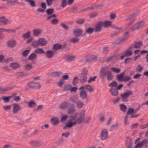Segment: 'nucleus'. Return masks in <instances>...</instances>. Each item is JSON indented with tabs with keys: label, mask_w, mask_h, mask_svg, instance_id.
<instances>
[{
	"label": "nucleus",
	"mask_w": 148,
	"mask_h": 148,
	"mask_svg": "<svg viewBox=\"0 0 148 148\" xmlns=\"http://www.w3.org/2000/svg\"><path fill=\"white\" fill-rule=\"evenodd\" d=\"M86 110H82L79 114L76 112L71 115V118L66 123L63 129L66 130L67 128H70L76 124H80L84 122Z\"/></svg>",
	"instance_id": "nucleus-1"
},
{
	"label": "nucleus",
	"mask_w": 148,
	"mask_h": 148,
	"mask_svg": "<svg viewBox=\"0 0 148 148\" xmlns=\"http://www.w3.org/2000/svg\"><path fill=\"white\" fill-rule=\"evenodd\" d=\"M139 12L138 11H136L134 12L132 14L129 15L127 18V20L129 19H131V21L126 24L125 25V27L126 28H127L129 26L132 24L133 23L135 20V18L137 16Z\"/></svg>",
	"instance_id": "nucleus-2"
},
{
	"label": "nucleus",
	"mask_w": 148,
	"mask_h": 148,
	"mask_svg": "<svg viewBox=\"0 0 148 148\" xmlns=\"http://www.w3.org/2000/svg\"><path fill=\"white\" fill-rule=\"evenodd\" d=\"M145 23L144 21L136 23L131 28V30L134 31L136 30H139L142 28Z\"/></svg>",
	"instance_id": "nucleus-3"
},
{
	"label": "nucleus",
	"mask_w": 148,
	"mask_h": 148,
	"mask_svg": "<svg viewBox=\"0 0 148 148\" xmlns=\"http://www.w3.org/2000/svg\"><path fill=\"white\" fill-rule=\"evenodd\" d=\"M108 137V132L107 129H103L100 133V137L101 140H105Z\"/></svg>",
	"instance_id": "nucleus-4"
},
{
	"label": "nucleus",
	"mask_w": 148,
	"mask_h": 148,
	"mask_svg": "<svg viewBox=\"0 0 148 148\" xmlns=\"http://www.w3.org/2000/svg\"><path fill=\"white\" fill-rule=\"evenodd\" d=\"M133 47L131 46L125 51L121 57L120 58L123 60L125 57L130 56L132 54V51L133 50Z\"/></svg>",
	"instance_id": "nucleus-5"
},
{
	"label": "nucleus",
	"mask_w": 148,
	"mask_h": 148,
	"mask_svg": "<svg viewBox=\"0 0 148 148\" xmlns=\"http://www.w3.org/2000/svg\"><path fill=\"white\" fill-rule=\"evenodd\" d=\"M132 94V92L128 90L123 93L121 94V97L122 101L124 102H127L128 101V98Z\"/></svg>",
	"instance_id": "nucleus-6"
},
{
	"label": "nucleus",
	"mask_w": 148,
	"mask_h": 148,
	"mask_svg": "<svg viewBox=\"0 0 148 148\" xmlns=\"http://www.w3.org/2000/svg\"><path fill=\"white\" fill-rule=\"evenodd\" d=\"M43 142L42 141L40 140H33L29 143V144L33 147H39L42 146L43 144Z\"/></svg>",
	"instance_id": "nucleus-7"
},
{
	"label": "nucleus",
	"mask_w": 148,
	"mask_h": 148,
	"mask_svg": "<svg viewBox=\"0 0 148 148\" xmlns=\"http://www.w3.org/2000/svg\"><path fill=\"white\" fill-rule=\"evenodd\" d=\"M56 15L53 14L51 16H48L47 17V19L50 20L51 23L53 24L56 25L58 24L59 20L56 18Z\"/></svg>",
	"instance_id": "nucleus-8"
},
{
	"label": "nucleus",
	"mask_w": 148,
	"mask_h": 148,
	"mask_svg": "<svg viewBox=\"0 0 148 148\" xmlns=\"http://www.w3.org/2000/svg\"><path fill=\"white\" fill-rule=\"evenodd\" d=\"M140 139H137L135 142L136 144H137L135 146V148H139L141 147L143 145L147 146L148 144V142L147 140H144L140 143H138V141Z\"/></svg>",
	"instance_id": "nucleus-9"
},
{
	"label": "nucleus",
	"mask_w": 148,
	"mask_h": 148,
	"mask_svg": "<svg viewBox=\"0 0 148 148\" xmlns=\"http://www.w3.org/2000/svg\"><path fill=\"white\" fill-rule=\"evenodd\" d=\"M11 23V21L5 19L4 16L0 17V25H6Z\"/></svg>",
	"instance_id": "nucleus-10"
},
{
	"label": "nucleus",
	"mask_w": 148,
	"mask_h": 148,
	"mask_svg": "<svg viewBox=\"0 0 148 148\" xmlns=\"http://www.w3.org/2000/svg\"><path fill=\"white\" fill-rule=\"evenodd\" d=\"M13 109L12 112L14 114L17 113L21 109L20 106L16 103H14L12 105Z\"/></svg>",
	"instance_id": "nucleus-11"
},
{
	"label": "nucleus",
	"mask_w": 148,
	"mask_h": 148,
	"mask_svg": "<svg viewBox=\"0 0 148 148\" xmlns=\"http://www.w3.org/2000/svg\"><path fill=\"white\" fill-rule=\"evenodd\" d=\"M83 31L81 29L77 28L73 31V34L75 37H78L82 35Z\"/></svg>",
	"instance_id": "nucleus-12"
},
{
	"label": "nucleus",
	"mask_w": 148,
	"mask_h": 148,
	"mask_svg": "<svg viewBox=\"0 0 148 148\" xmlns=\"http://www.w3.org/2000/svg\"><path fill=\"white\" fill-rule=\"evenodd\" d=\"M46 57L48 58H53L54 55V51L53 50H48L45 52Z\"/></svg>",
	"instance_id": "nucleus-13"
},
{
	"label": "nucleus",
	"mask_w": 148,
	"mask_h": 148,
	"mask_svg": "<svg viewBox=\"0 0 148 148\" xmlns=\"http://www.w3.org/2000/svg\"><path fill=\"white\" fill-rule=\"evenodd\" d=\"M7 45L9 47H14L17 45L16 41L14 39L10 40L7 42Z\"/></svg>",
	"instance_id": "nucleus-14"
},
{
	"label": "nucleus",
	"mask_w": 148,
	"mask_h": 148,
	"mask_svg": "<svg viewBox=\"0 0 148 148\" xmlns=\"http://www.w3.org/2000/svg\"><path fill=\"white\" fill-rule=\"evenodd\" d=\"M16 32L15 29H7L5 28H0V32H7L8 33H14Z\"/></svg>",
	"instance_id": "nucleus-15"
},
{
	"label": "nucleus",
	"mask_w": 148,
	"mask_h": 148,
	"mask_svg": "<svg viewBox=\"0 0 148 148\" xmlns=\"http://www.w3.org/2000/svg\"><path fill=\"white\" fill-rule=\"evenodd\" d=\"M85 89L86 90L89 91L90 92H92L93 90L92 86L89 85H87L84 86H82L80 87L79 89Z\"/></svg>",
	"instance_id": "nucleus-16"
},
{
	"label": "nucleus",
	"mask_w": 148,
	"mask_h": 148,
	"mask_svg": "<svg viewBox=\"0 0 148 148\" xmlns=\"http://www.w3.org/2000/svg\"><path fill=\"white\" fill-rule=\"evenodd\" d=\"M51 124L53 125H57L59 123L58 118L56 117L52 118L51 120Z\"/></svg>",
	"instance_id": "nucleus-17"
},
{
	"label": "nucleus",
	"mask_w": 148,
	"mask_h": 148,
	"mask_svg": "<svg viewBox=\"0 0 148 148\" xmlns=\"http://www.w3.org/2000/svg\"><path fill=\"white\" fill-rule=\"evenodd\" d=\"M80 97L82 99H86L88 97V95L86 92L84 90L81 91L79 93Z\"/></svg>",
	"instance_id": "nucleus-18"
},
{
	"label": "nucleus",
	"mask_w": 148,
	"mask_h": 148,
	"mask_svg": "<svg viewBox=\"0 0 148 148\" xmlns=\"http://www.w3.org/2000/svg\"><path fill=\"white\" fill-rule=\"evenodd\" d=\"M102 27H103V25L101 22L99 23L96 25L94 29L95 31L96 32H99L101 30Z\"/></svg>",
	"instance_id": "nucleus-19"
},
{
	"label": "nucleus",
	"mask_w": 148,
	"mask_h": 148,
	"mask_svg": "<svg viewBox=\"0 0 148 148\" xmlns=\"http://www.w3.org/2000/svg\"><path fill=\"white\" fill-rule=\"evenodd\" d=\"M33 35L35 37L38 36L42 32V30L39 29H35L33 30Z\"/></svg>",
	"instance_id": "nucleus-20"
},
{
	"label": "nucleus",
	"mask_w": 148,
	"mask_h": 148,
	"mask_svg": "<svg viewBox=\"0 0 148 148\" xmlns=\"http://www.w3.org/2000/svg\"><path fill=\"white\" fill-rule=\"evenodd\" d=\"M39 46H45L47 43V41L44 38H39L38 40Z\"/></svg>",
	"instance_id": "nucleus-21"
},
{
	"label": "nucleus",
	"mask_w": 148,
	"mask_h": 148,
	"mask_svg": "<svg viewBox=\"0 0 148 148\" xmlns=\"http://www.w3.org/2000/svg\"><path fill=\"white\" fill-rule=\"evenodd\" d=\"M69 105V103L67 102H64L61 104L59 107L62 110H65L67 108Z\"/></svg>",
	"instance_id": "nucleus-22"
},
{
	"label": "nucleus",
	"mask_w": 148,
	"mask_h": 148,
	"mask_svg": "<svg viewBox=\"0 0 148 148\" xmlns=\"http://www.w3.org/2000/svg\"><path fill=\"white\" fill-rule=\"evenodd\" d=\"M110 91L111 95L114 96H117L119 92L117 89L114 88H111L110 89Z\"/></svg>",
	"instance_id": "nucleus-23"
},
{
	"label": "nucleus",
	"mask_w": 148,
	"mask_h": 148,
	"mask_svg": "<svg viewBox=\"0 0 148 148\" xmlns=\"http://www.w3.org/2000/svg\"><path fill=\"white\" fill-rule=\"evenodd\" d=\"M95 30L94 28H93L91 27H89L88 28H87L86 29L85 32L84 33V34L83 35V36L86 35V34H91Z\"/></svg>",
	"instance_id": "nucleus-24"
},
{
	"label": "nucleus",
	"mask_w": 148,
	"mask_h": 148,
	"mask_svg": "<svg viewBox=\"0 0 148 148\" xmlns=\"http://www.w3.org/2000/svg\"><path fill=\"white\" fill-rule=\"evenodd\" d=\"M103 27L105 28H108L110 27L112 25V22L110 21H106L101 22Z\"/></svg>",
	"instance_id": "nucleus-25"
},
{
	"label": "nucleus",
	"mask_w": 148,
	"mask_h": 148,
	"mask_svg": "<svg viewBox=\"0 0 148 148\" xmlns=\"http://www.w3.org/2000/svg\"><path fill=\"white\" fill-rule=\"evenodd\" d=\"M12 97V96L8 97L3 96L0 98V100H3L4 103H8L9 101L10 100Z\"/></svg>",
	"instance_id": "nucleus-26"
},
{
	"label": "nucleus",
	"mask_w": 148,
	"mask_h": 148,
	"mask_svg": "<svg viewBox=\"0 0 148 148\" xmlns=\"http://www.w3.org/2000/svg\"><path fill=\"white\" fill-rule=\"evenodd\" d=\"M76 58L75 56H66L65 59L66 61L69 62H72Z\"/></svg>",
	"instance_id": "nucleus-27"
},
{
	"label": "nucleus",
	"mask_w": 148,
	"mask_h": 148,
	"mask_svg": "<svg viewBox=\"0 0 148 148\" xmlns=\"http://www.w3.org/2000/svg\"><path fill=\"white\" fill-rule=\"evenodd\" d=\"M27 106L29 108H33L36 105V103L34 101L31 100L27 103Z\"/></svg>",
	"instance_id": "nucleus-28"
},
{
	"label": "nucleus",
	"mask_w": 148,
	"mask_h": 148,
	"mask_svg": "<svg viewBox=\"0 0 148 148\" xmlns=\"http://www.w3.org/2000/svg\"><path fill=\"white\" fill-rule=\"evenodd\" d=\"M15 75L17 77H22L27 76V74L23 72H19L16 73Z\"/></svg>",
	"instance_id": "nucleus-29"
},
{
	"label": "nucleus",
	"mask_w": 148,
	"mask_h": 148,
	"mask_svg": "<svg viewBox=\"0 0 148 148\" xmlns=\"http://www.w3.org/2000/svg\"><path fill=\"white\" fill-rule=\"evenodd\" d=\"M77 107L78 108H82L84 105V104L82 101L78 100L76 102Z\"/></svg>",
	"instance_id": "nucleus-30"
},
{
	"label": "nucleus",
	"mask_w": 148,
	"mask_h": 148,
	"mask_svg": "<svg viewBox=\"0 0 148 148\" xmlns=\"http://www.w3.org/2000/svg\"><path fill=\"white\" fill-rule=\"evenodd\" d=\"M10 67L12 69H16L19 68L20 65L17 63H12L10 64Z\"/></svg>",
	"instance_id": "nucleus-31"
},
{
	"label": "nucleus",
	"mask_w": 148,
	"mask_h": 148,
	"mask_svg": "<svg viewBox=\"0 0 148 148\" xmlns=\"http://www.w3.org/2000/svg\"><path fill=\"white\" fill-rule=\"evenodd\" d=\"M125 73V71H124L123 73L117 76V78L118 80L120 81H123V76Z\"/></svg>",
	"instance_id": "nucleus-32"
},
{
	"label": "nucleus",
	"mask_w": 148,
	"mask_h": 148,
	"mask_svg": "<svg viewBox=\"0 0 148 148\" xmlns=\"http://www.w3.org/2000/svg\"><path fill=\"white\" fill-rule=\"evenodd\" d=\"M62 73L61 72H53L51 73L52 75L53 76L58 77H60L62 74Z\"/></svg>",
	"instance_id": "nucleus-33"
},
{
	"label": "nucleus",
	"mask_w": 148,
	"mask_h": 148,
	"mask_svg": "<svg viewBox=\"0 0 148 148\" xmlns=\"http://www.w3.org/2000/svg\"><path fill=\"white\" fill-rule=\"evenodd\" d=\"M106 76L107 79L108 80H110L113 78V76L112 73L110 71H108L106 73Z\"/></svg>",
	"instance_id": "nucleus-34"
},
{
	"label": "nucleus",
	"mask_w": 148,
	"mask_h": 148,
	"mask_svg": "<svg viewBox=\"0 0 148 148\" xmlns=\"http://www.w3.org/2000/svg\"><path fill=\"white\" fill-rule=\"evenodd\" d=\"M79 40V39L78 37H73L71 38L70 41L71 42L75 43H77Z\"/></svg>",
	"instance_id": "nucleus-35"
},
{
	"label": "nucleus",
	"mask_w": 148,
	"mask_h": 148,
	"mask_svg": "<svg viewBox=\"0 0 148 148\" xmlns=\"http://www.w3.org/2000/svg\"><path fill=\"white\" fill-rule=\"evenodd\" d=\"M62 46L60 44H56L54 45L53 49L54 50H58L61 48Z\"/></svg>",
	"instance_id": "nucleus-36"
},
{
	"label": "nucleus",
	"mask_w": 148,
	"mask_h": 148,
	"mask_svg": "<svg viewBox=\"0 0 148 148\" xmlns=\"http://www.w3.org/2000/svg\"><path fill=\"white\" fill-rule=\"evenodd\" d=\"M31 36V32H28L24 34L23 36V38L25 40Z\"/></svg>",
	"instance_id": "nucleus-37"
},
{
	"label": "nucleus",
	"mask_w": 148,
	"mask_h": 148,
	"mask_svg": "<svg viewBox=\"0 0 148 148\" xmlns=\"http://www.w3.org/2000/svg\"><path fill=\"white\" fill-rule=\"evenodd\" d=\"M34 52L37 54H42L45 53L44 51L41 48H38L34 51Z\"/></svg>",
	"instance_id": "nucleus-38"
},
{
	"label": "nucleus",
	"mask_w": 148,
	"mask_h": 148,
	"mask_svg": "<svg viewBox=\"0 0 148 148\" xmlns=\"http://www.w3.org/2000/svg\"><path fill=\"white\" fill-rule=\"evenodd\" d=\"M25 70L27 71H30L33 69V66L32 65L29 64H26L25 66Z\"/></svg>",
	"instance_id": "nucleus-39"
},
{
	"label": "nucleus",
	"mask_w": 148,
	"mask_h": 148,
	"mask_svg": "<svg viewBox=\"0 0 148 148\" xmlns=\"http://www.w3.org/2000/svg\"><path fill=\"white\" fill-rule=\"evenodd\" d=\"M87 57L90 60H95L97 59V57L94 55H89Z\"/></svg>",
	"instance_id": "nucleus-40"
},
{
	"label": "nucleus",
	"mask_w": 148,
	"mask_h": 148,
	"mask_svg": "<svg viewBox=\"0 0 148 148\" xmlns=\"http://www.w3.org/2000/svg\"><path fill=\"white\" fill-rule=\"evenodd\" d=\"M116 59V58L115 56L113 55L108 57L106 59V61L107 62H109L112 61H114Z\"/></svg>",
	"instance_id": "nucleus-41"
},
{
	"label": "nucleus",
	"mask_w": 148,
	"mask_h": 148,
	"mask_svg": "<svg viewBox=\"0 0 148 148\" xmlns=\"http://www.w3.org/2000/svg\"><path fill=\"white\" fill-rule=\"evenodd\" d=\"M142 44V43L141 42H136L135 44L133 46V48H134L136 49H137L140 47Z\"/></svg>",
	"instance_id": "nucleus-42"
},
{
	"label": "nucleus",
	"mask_w": 148,
	"mask_h": 148,
	"mask_svg": "<svg viewBox=\"0 0 148 148\" xmlns=\"http://www.w3.org/2000/svg\"><path fill=\"white\" fill-rule=\"evenodd\" d=\"M37 55L35 53L31 54L28 57V59L30 60H33L35 59L37 57Z\"/></svg>",
	"instance_id": "nucleus-43"
},
{
	"label": "nucleus",
	"mask_w": 148,
	"mask_h": 148,
	"mask_svg": "<svg viewBox=\"0 0 148 148\" xmlns=\"http://www.w3.org/2000/svg\"><path fill=\"white\" fill-rule=\"evenodd\" d=\"M38 40H36L34 39L32 45L34 47H36L39 46Z\"/></svg>",
	"instance_id": "nucleus-44"
},
{
	"label": "nucleus",
	"mask_w": 148,
	"mask_h": 148,
	"mask_svg": "<svg viewBox=\"0 0 148 148\" xmlns=\"http://www.w3.org/2000/svg\"><path fill=\"white\" fill-rule=\"evenodd\" d=\"M68 4L66 0H61V6L63 8L66 6Z\"/></svg>",
	"instance_id": "nucleus-45"
},
{
	"label": "nucleus",
	"mask_w": 148,
	"mask_h": 148,
	"mask_svg": "<svg viewBox=\"0 0 148 148\" xmlns=\"http://www.w3.org/2000/svg\"><path fill=\"white\" fill-rule=\"evenodd\" d=\"M106 75V73L105 72V70L103 69H102L100 72V77L103 78Z\"/></svg>",
	"instance_id": "nucleus-46"
},
{
	"label": "nucleus",
	"mask_w": 148,
	"mask_h": 148,
	"mask_svg": "<svg viewBox=\"0 0 148 148\" xmlns=\"http://www.w3.org/2000/svg\"><path fill=\"white\" fill-rule=\"evenodd\" d=\"M111 70L112 72L118 73L120 72V70L119 69L114 67H112Z\"/></svg>",
	"instance_id": "nucleus-47"
},
{
	"label": "nucleus",
	"mask_w": 148,
	"mask_h": 148,
	"mask_svg": "<svg viewBox=\"0 0 148 148\" xmlns=\"http://www.w3.org/2000/svg\"><path fill=\"white\" fill-rule=\"evenodd\" d=\"M70 100L73 103H76L78 101V97L75 96H73L70 98Z\"/></svg>",
	"instance_id": "nucleus-48"
},
{
	"label": "nucleus",
	"mask_w": 148,
	"mask_h": 148,
	"mask_svg": "<svg viewBox=\"0 0 148 148\" xmlns=\"http://www.w3.org/2000/svg\"><path fill=\"white\" fill-rule=\"evenodd\" d=\"M71 86V85L69 84L65 85L64 88L63 90L66 91H70Z\"/></svg>",
	"instance_id": "nucleus-49"
},
{
	"label": "nucleus",
	"mask_w": 148,
	"mask_h": 148,
	"mask_svg": "<svg viewBox=\"0 0 148 148\" xmlns=\"http://www.w3.org/2000/svg\"><path fill=\"white\" fill-rule=\"evenodd\" d=\"M86 75L81 74V80L82 82H85L87 79Z\"/></svg>",
	"instance_id": "nucleus-50"
},
{
	"label": "nucleus",
	"mask_w": 148,
	"mask_h": 148,
	"mask_svg": "<svg viewBox=\"0 0 148 148\" xmlns=\"http://www.w3.org/2000/svg\"><path fill=\"white\" fill-rule=\"evenodd\" d=\"M125 40H126L123 37L121 38L116 40V42L118 44H120L123 42Z\"/></svg>",
	"instance_id": "nucleus-51"
},
{
	"label": "nucleus",
	"mask_w": 148,
	"mask_h": 148,
	"mask_svg": "<svg viewBox=\"0 0 148 148\" xmlns=\"http://www.w3.org/2000/svg\"><path fill=\"white\" fill-rule=\"evenodd\" d=\"M121 110L124 112H125L127 109V107L124 105L121 104L120 105Z\"/></svg>",
	"instance_id": "nucleus-52"
},
{
	"label": "nucleus",
	"mask_w": 148,
	"mask_h": 148,
	"mask_svg": "<svg viewBox=\"0 0 148 148\" xmlns=\"http://www.w3.org/2000/svg\"><path fill=\"white\" fill-rule=\"evenodd\" d=\"M134 110L132 108H129L128 110L127 114H131L135 113Z\"/></svg>",
	"instance_id": "nucleus-53"
},
{
	"label": "nucleus",
	"mask_w": 148,
	"mask_h": 148,
	"mask_svg": "<svg viewBox=\"0 0 148 148\" xmlns=\"http://www.w3.org/2000/svg\"><path fill=\"white\" fill-rule=\"evenodd\" d=\"M119 126V124L117 123H116L115 124H114L112 125L110 127V131H112L115 128H117Z\"/></svg>",
	"instance_id": "nucleus-54"
},
{
	"label": "nucleus",
	"mask_w": 148,
	"mask_h": 148,
	"mask_svg": "<svg viewBox=\"0 0 148 148\" xmlns=\"http://www.w3.org/2000/svg\"><path fill=\"white\" fill-rule=\"evenodd\" d=\"M75 111V108L73 107L72 108H70L68 110V113L70 114L72 113H74Z\"/></svg>",
	"instance_id": "nucleus-55"
},
{
	"label": "nucleus",
	"mask_w": 148,
	"mask_h": 148,
	"mask_svg": "<svg viewBox=\"0 0 148 148\" xmlns=\"http://www.w3.org/2000/svg\"><path fill=\"white\" fill-rule=\"evenodd\" d=\"M109 51V49L108 47H106L103 48L102 52L104 54H106L108 53Z\"/></svg>",
	"instance_id": "nucleus-56"
},
{
	"label": "nucleus",
	"mask_w": 148,
	"mask_h": 148,
	"mask_svg": "<svg viewBox=\"0 0 148 148\" xmlns=\"http://www.w3.org/2000/svg\"><path fill=\"white\" fill-rule=\"evenodd\" d=\"M117 85V83L114 81L112 82L111 84H109V86L110 87H116Z\"/></svg>",
	"instance_id": "nucleus-57"
},
{
	"label": "nucleus",
	"mask_w": 148,
	"mask_h": 148,
	"mask_svg": "<svg viewBox=\"0 0 148 148\" xmlns=\"http://www.w3.org/2000/svg\"><path fill=\"white\" fill-rule=\"evenodd\" d=\"M54 10L53 9H49L47 10V13L48 15H50L54 12Z\"/></svg>",
	"instance_id": "nucleus-58"
},
{
	"label": "nucleus",
	"mask_w": 148,
	"mask_h": 148,
	"mask_svg": "<svg viewBox=\"0 0 148 148\" xmlns=\"http://www.w3.org/2000/svg\"><path fill=\"white\" fill-rule=\"evenodd\" d=\"M143 69V67L140 65H138L136 69V71L138 72H140Z\"/></svg>",
	"instance_id": "nucleus-59"
},
{
	"label": "nucleus",
	"mask_w": 148,
	"mask_h": 148,
	"mask_svg": "<svg viewBox=\"0 0 148 148\" xmlns=\"http://www.w3.org/2000/svg\"><path fill=\"white\" fill-rule=\"evenodd\" d=\"M30 50H27L24 51L23 52V55L24 56H27L30 52Z\"/></svg>",
	"instance_id": "nucleus-60"
},
{
	"label": "nucleus",
	"mask_w": 148,
	"mask_h": 148,
	"mask_svg": "<svg viewBox=\"0 0 148 148\" xmlns=\"http://www.w3.org/2000/svg\"><path fill=\"white\" fill-rule=\"evenodd\" d=\"M11 106H3V109L5 110L9 111L11 109Z\"/></svg>",
	"instance_id": "nucleus-61"
},
{
	"label": "nucleus",
	"mask_w": 148,
	"mask_h": 148,
	"mask_svg": "<svg viewBox=\"0 0 148 148\" xmlns=\"http://www.w3.org/2000/svg\"><path fill=\"white\" fill-rule=\"evenodd\" d=\"M68 117L67 115H63L61 118V121L62 122H64L66 119Z\"/></svg>",
	"instance_id": "nucleus-62"
},
{
	"label": "nucleus",
	"mask_w": 148,
	"mask_h": 148,
	"mask_svg": "<svg viewBox=\"0 0 148 148\" xmlns=\"http://www.w3.org/2000/svg\"><path fill=\"white\" fill-rule=\"evenodd\" d=\"M78 81V78L77 77H75L73 78V84L74 85H76L77 82Z\"/></svg>",
	"instance_id": "nucleus-63"
},
{
	"label": "nucleus",
	"mask_w": 148,
	"mask_h": 148,
	"mask_svg": "<svg viewBox=\"0 0 148 148\" xmlns=\"http://www.w3.org/2000/svg\"><path fill=\"white\" fill-rule=\"evenodd\" d=\"M105 121V117L104 115L101 116L99 118V121L101 122H103Z\"/></svg>",
	"instance_id": "nucleus-64"
}]
</instances>
